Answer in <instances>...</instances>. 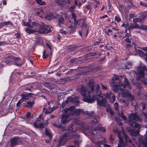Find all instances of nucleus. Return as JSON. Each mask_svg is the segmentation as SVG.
<instances>
[{
    "mask_svg": "<svg viewBox=\"0 0 147 147\" xmlns=\"http://www.w3.org/2000/svg\"><path fill=\"white\" fill-rule=\"evenodd\" d=\"M88 86L89 87L90 92L88 90L87 87L81 86L78 89V90L82 95L83 96V100L86 102H92L96 99L97 104L101 106L105 107L106 105L107 100L102 98L99 100L97 98V96L101 97V94L100 91V87L99 84L95 85L96 89L94 90V82L93 80H90L88 83Z\"/></svg>",
    "mask_w": 147,
    "mask_h": 147,
    "instance_id": "obj_1",
    "label": "nucleus"
},
{
    "mask_svg": "<svg viewBox=\"0 0 147 147\" xmlns=\"http://www.w3.org/2000/svg\"><path fill=\"white\" fill-rule=\"evenodd\" d=\"M77 130V129L76 128V126L73 123H71L67 128V130L66 131L60 139V141L66 142L67 139L71 138L76 139V140L74 141L75 145L76 147L72 145L69 146L68 147H78L79 144L81 142V141L79 140L80 136L78 134H75ZM86 147H93L92 145L90 146L88 145Z\"/></svg>",
    "mask_w": 147,
    "mask_h": 147,
    "instance_id": "obj_2",
    "label": "nucleus"
},
{
    "mask_svg": "<svg viewBox=\"0 0 147 147\" xmlns=\"http://www.w3.org/2000/svg\"><path fill=\"white\" fill-rule=\"evenodd\" d=\"M146 128L145 136H141L138 138V142L137 140L135 138L133 139H129L128 136L126 134H123V137L125 140V144L126 146L129 145V144H132L131 146L129 147H147V125L145 127Z\"/></svg>",
    "mask_w": 147,
    "mask_h": 147,
    "instance_id": "obj_3",
    "label": "nucleus"
},
{
    "mask_svg": "<svg viewBox=\"0 0 147 147\" xmlns=\"http://www.w3.org/2000/svg\"><path fill=\"white\" fill-rule=\"evenodd\" d=\"M129 125L132 127L137 129V130L132 129L130 130V135L133 136H137L139 135V130L141 128L140 124L135 122V121L138 122L142 121L139 116L136 113H131L128 116Z\"/></svg>",
    "mask_w": 147,
    "mask_h": 147,
    "instance_id": "obj_4",
    "label": "nucleus"
},
{
    "mask_svg": "<svg viewBox=\"0 0 147 147\" xmlns=\"http://www.w3.org/2000/svg\"><path fill=\"white\" fill-rule=\"evenodd\" d=\"M35 29H31L28 28L25 30L26 32L29 34H32L35 32H38L41 33H47L51 32L49 26H42L37 22Z\"/></svg>",
    "mask_w": 147,
    "mask_h": 147,
    "instance_id": "obj_5",
    "label": "nucleus"
},
{
    "mask_svg": "<svg viewBox=\"0 0 147 147\" xmlns=\"http://www.w3.org/2000/svg\"><path fill=\"white\" fill-rule=\"evenodd\" d=\"M72 107H69L67 109H65L63 110V113L61 116V122L63 124L67 123L71 119V115L69 110L73 109Z\"/></svg>",
    "mask_w": 147,
    "mask_h": 147,
    "instance_id": "obj_6",
    "label": "nucleus"
},
{
    "mask_svg": "<svg viewBox=\"0 0 147 147\" xmlns=\"http://www.w3.org/2000/svg\"><path fill=\"white\" fill-rule=\"evenodd\" d=\"M144 70L147 71L146 67L143 64L140 63L139 66L137 67V71L139 75V76L136 78L137 80H139L144 78L145 75Z\"/></svg>",
    "mask_w": 147,
    "mask_h": 147,
    "instance_id": "obj_7",
    "label": "nucleus"
},
{
    "mask_svg": "<svg viewBox=\"0 0 147 147\" xmlns=\"http://www.w3.org/2000/svg\"><path fill=\"white\" fill-rule=\"evenodd\" d=\"M111 82V83L113 84V91L116 93H117V92L119 91V86H116L115 84L118 85L119 83L121 82L119 80V76L117 75L114 76L113 78L112 79Z\"/></svg>",
    "mask_w": 147,
    "mask_h": 147,
    "instance_id": "obj_8",
    "label": "nucleus"
},
{
    "mask_svg": "<svg viewBox=\"0 0 147 147\" xmlns=\"http://www.w3.org/2000/svg\"><path fill=\"white\" fill-rule=\"evenodd\" d=\"M115 85H116V84ZM116 86H119V88H120V86L124 88L127 87L129 89H131L132 88L129 84L128 80L126 78H124L123 83L121 81V82H119L118 84H117Z\"/></svg>",
    "mask_w": 147,
    "mask_h": 147,
    "instance_id": "obj_9",
    "label": "nucleus"
},
{
    "mask_svg": "<svg viewBox=\"0 0 147 147\" xmlns=\"http://www.w3.org/2000/svg\"><path fill=\"white\" fill-rule=\"evenodd\" d=\"M119 90L117 92H119V91L121 92V95L122 96L124 97H128L130 98L131 100H133L134 99V96H132L130 94V92L128 90L125 91L124 92L123 89L121 88H119Z\"/></svg>",
    "mask_w": 147,
    "mask_h": 147,
    "instance_id": "obj_10",
    "label": "nucleus"
},
{
    "mask_svg": "<svg viewBox=\"0 0 147 147\" xmlns=\"http://www.w3.org/2000/svg\"><path fill=\"white\" fill-rule=\"evenodd\" d=\"M70 107L73 108V109H71V110H69L71 116L74 115H75L76 116H78L81 113H83L84 110L83 109H78L74 111L75 107L74 106H71Z\"/></svg>",
    "mask_w": 147,
    "mask_h": 147,
    "instance_id": "obj_11",
    "label": "nucleus"
},
{
    "mask_svg": "<svg viewBox=\"0 0 147 147\" xmlns=\"http://www.w3.org/2000/svg\"><path fill=\"white\" fill-rule=\"evenodd\" d=\"M22 25L24 26L28 27L27 28H28L31 29H35L36 25L37 24V22H32L31 24L29 22H25L24 20L22 21Z\"/></svg>",
    "mask_w": 147,
    "mask_h": 147,
    "instance_id": "obj_12",
    "label": "nucleus"
},
{
    "mask_svg": "<svg viewBox=\"0 0 147 147\" xmlns=\"http://www.w3.org/2000/svg\"><path fill=\"white\" fill-rule=\"evenodd\" d=\"M105 98L110 100L111 102L113 103L115 100V97L113 94L110 92L109 93H107L104 94Z\"/></svg>",
    "mask_w": 147,
    "mask_h": 147,
    "instance_id": "obj_13",
    "label": "nucleus"
},
{
    "mask_svg": "<svg viewBox=\"0 0 147 147\" xmlns=\"http://www.w3.org/2000/svg\"><path fill=\"white\" fill-rule=\"evenodd\" d=\"M33 94L32 93H24L21 95V99L23 101H25L28 100L30 97L33 96Z\"/></svg>",
    "mask_w": 147,
    "mask_h": 147,
    "instance_id": "obj_14",
    "label": "nucleus"
},
{
    "mask_svg": "<svg viewBox=\"0 0 147 147\" xmlns=\"http://www.w3.org/2000/svg\"><path fill=\"white\" fill-rule=\"evenodd\" d=\"M12 60L14 61L15 64L18 66L22 65L23 63L22 60L20 58L15 57Z\"/></svg>",
    "mask_w": 147,
    "mask_h": 147,
    "instance_id": "obj_15",
    "label": "nucleus"
},
{
    "mask_svg": "<svg viewBox=\"0 0 147 147\" xmlns=\"http://www.w3.org/2000/svg\"><path fill=\"white\" fill-rule=\"evenodd\" d=\"M10 142H11L10 147H13L18 145L19 142V139L17 138H14L11 140Z\"/></svg>",
    "mask_w": 147,
    "mask_h": 147,
    "instance_id": "obj_16",
    "label": "nucleus"
},
{
    "mask_svg": "<svg viewBox=\"0 0 147 147\" xmlns=\"http://www.w3.org/2000/svg\"><path fill=\"white\" fill-rule=\"evenodd\" d=\"M64 18L62 15H60L58 21V26L61 27L64 24Z\"/></svg>",
    "mask_w": 147,
    "mask_h": 147,
    "instance_id": "obj_17",
    "label": "nucleus"
},
{
    "mask_svg": "<svg viewBox=\"0 0 147 147\" xmlns=\"http://www.w3.org/2000/svg\"><path fill=\"white\" fill-rule=\"evenodd\" d=\"M137 28L140 29V26L136 24H131L128 27V29L129 32L130 30H132L133 28Z\"/></svg>",
    "mask_w": 147,
    "mask_h": 147,
    "instance_id": "obj_18",
    "label": "nucleus"
},
{
    "mask_svg": "<svg viewBox=\"0 0 147 147\" xmlns=\"http://www.w3.org/2000/svg\"><path fill=\"white\" fill-rule=\"evenodd\" d=\"M118 138L119 140V142L118 144V146L116 147H124V144L123 139L119 134H118Z\"/></svg>",
    "mask_w": 147,
    "mask_h": 147,
    "instance_id": "obj_19",
    "label": "nucleus"
},
{
    "mask_svg": "<svg viewBox=\"0 0 147 147\" xmlns=\"http://www.w3.org/2000/svg\"><path fill=\"white\" fill-rule=\"evenodd\" d=\"M50 51L49 52L47 50H44L43 52V59H46L49 56L50 53V54H51L50 53Z\"/></svg>",
    "mask_w": 147,
    "mask_h": 147,
    "instance_id": "obj_20",
    "label": "nucleus"
},
{
    "mask_svg": "<svg viewBox=\"0 0 147 147\" xmlns=\"http://www.w3.org/2000/svg\"><path fill=\"white\" fill-rule=\"evenodd\" d=\"M43 85L45 87L50 89H53V87L51 83L48 82H45L44 83Z\"/></svg>",
    "mask_w": 147,
    "mask_h": 147,
    "instance_id": "obj_21",
    "label": "nucleus"
},
{
    "mask_svg": "<svg viewBox=\"0 0 147 147\" xmlns=\"http://www.w3.org/2000/svg\"><path fill=\"white\" fill-rule=\"evenodd\" d=\"M34 103V100H33L32 102L30 101H28L26 104L25 105V106L29 108H31L32 107Z\"/></svg>",
    "mask_w": 147,
    "mask_h": 147,
    "instance_id": "obj_22",
    "label": "nucleus"
},
{
    "mask_svg": "<svg viewBox=\"0 0 147 147\" xmlns=\"http://www.w3.org/2000/svg\"><path fill=\"white\" fill-rule=\"evenodd\" d=\"M79 25L82 28L86 27V24L85 21L84 20H81L80 22Z\"/></svg>",
    "mask_w": 147,
    "mask_h": 147,
    "instance_id": "obj_23",
    "label": "nucleus"
},
{
    "mask_svg": "<svg viewBox=\"0 0 147 147\" xmlns=\"http://www.w3.org/2000/svg\"><path fill=\"white\" fill-rule=\"evenodd\" d=\"M93 130L95 131H96V130H99L100 131H102L104 132H105L106 131L105 128L104 127H97L96 128L94 129Z\"/></svg>",
    "mask_w": 147,
    "mask_h": 147,
    "instance_id": "obj_24",
    "label": "nucleus"
},
{
    "mask_svg": "<svg viewBox=\"0 0 147 147\" xmlns=\"http://www.w3.org/2000/svg\"><path fill=\"white\" fill-rule=\"evenodd\" d=\"M2 23H3V26H5L8 25H11L12 27H13V24L10 21L5 22Z\"/></svg>",
    "mask_w": 147,
    "mask_h": 147,
    "instance_id": "obj_25",
    "label": "nucleus"
},
{
    "mask_svg": "<svg viewBox=\"0 0 147 147\" xmlns=\"http://www.w3.org/2000/svg\"><path fill=\"white\" fill-rule=\"evenodd\" d=\"M135 51L137 53H139L138 55H139L140 57H141L142 56H144V53L142 50L138 49H137L136 48H135Z\"/></svg>",
    "mask_w": 147,
    "mask_h": 147,
    "instance_id": "obj_26",
    "label": "nucleus"
},
{
    "mask_svg": "<svg viewBox=\"0 0 147 147\" xmlns=\"http://www.w3.org/2000/svg\"><path fill=\"white\" fill-rule=\"evenodd\" d=\"M49 124V122L47 121H46L45 123H41L40 124V128H42L46 127Z\"/></svg>",
    "mask_w": 147,
    "mask_h": 147,
    "instance_id": "obj_27",
    "label": "nucleus"
},
{
    "mask_svg": "<svg viewBox=\"0 0 147 147\" xmlns=\"http://www.w3.org/2000/svg\"><path fill=\"white\" fill-rule=\"evenodd\" d=\"M106 111L110 114L111 116H113L114 115V113L113 111L111 110L110 106H109L108 108H106Z\"/></svg>",
    "mask_w": 147,
    "mask_h": 147,
    "instance_id": "obj_28",
    "label": "nucleus"
},
{
    "mask_svg": "<svg viewBox=\"0 0 147 147\" xmlns=\"http://www.w3.org/2000/svg\"><path fill=\"white\" fill-rule=\"evenodd\" d=\"M45 133L46 135L50 139H51L52 138V135L47 128L45 129Z\"/></svg>",
    "mask_w": 147,
    "mask_h": 147,
    "instance_id": "obj_29",
    "label": "nucleus"
},
{
    "mask_svg": "<svg viewBox=\"0 0 147 147\" xmlns=\"http://www.w3.org/2000/svg\"><path fill=\"white\" fill-rule=\"evenodd\" d=\"M68 31L70 34L73 33L75 31V29L71 26H69L68 28Z\"/></svg>",
    "mask_w": 147,
    "mask_h": 147,
    "instance_id": "obj_30",
    "label": "nucleus"
},
{
    "mask_svg": "<svg viewBox=\"0 0 147 147\" xmlns=\"http://www.w3.org/2000/svg\"><path fill=\"white\" fill-rule=\"evenodd\" d=\"M94 111H91L90 112H89L88 111H83V113L85 114L87 116H91L94 114Z\"/></svg>",
    "mask_w": 147,
    "mask_h": 147,
    "instance_id": "obj_31",
    "label": "nucleus"
},
{
    "mask_svg": "<svg viewBox=\"0 0 147 147\" xmlns=\"http://www.w3.org/2000/svg\"><path fill=\"white\" fill-rule=\"evenodd\" d=\"M53 16V15L51 13H50L45 16V18L46 19L49 20L51 19Z\"/></svg>",
    "mask_w": 147,
    "mask_h": 147,
    "instance_id": "obj_32",
    "label": "nucleus"
},
{
    "mask_svg": "<svg viewBox=\"0 0 147 147\" xmlns=\"http://www.w3.org/2000/svg\"><path fill=\"white\" fill-rule=\"evenodd\" d=\"M70 17L71 19H73V20H76V18L77 17V16L74 13H72L70 16Z\"/></svg>",
    "mask_w": 147,
    "mask_h": 147,
    "instance_id": "obj_33",
    "label": "nucleus"
},
{
    "mask_svg": "<svg viewBox=\"0 0 147 147\" xmlns=\"http://www.w3.org/2000/svg\"><path fill=\"white\" fill-rule=\"evenodd\" d=\"M53 110L52 109L51 107H49V108L46 110L45 111V113L46 114L50 113L52 112Z\"/></svg>",
    "mask_w": 147,
    "mask_h": 147,
    "instance_id": "obj_34",
    "label": "nucleus"
},
{
    "mask_svg": "<svg viewBox=\"0 0 147 147\" xmlns=\"http://www.w3.org/2000/svg\"><path fill=\"white\" fill-rule=\"evenodd\" d=\"M53 125L54 127L59 128L60 129H63V128H61L62 126V125L61 124H58L56 123H53Z\"/></svg>",
    "mask_w": 147,
    "mask_h": 147,
    "instance_id": "obj_35",
    "label": "nucleus"
},
{
    "mask_svg": "<svg viewBox=\"0 0 147 147\" xmlns=\"http://www.w3.org/2000/svg\"><path fill=\"white\" fill-rule=\"evenodd\" d=\"M56 3L58 4L59 5L63 6L64 5L63 3L62 2V1H59V0H57L56 1Z\"/></svg>",
    "mask_w": 147,
    "mask_h": 147,
    "instance_id": "obj_36",
    "label": "nucleus"
},
{
    "mask_svg": "<svg viewBox=\"0 0 147 147\" xmlns=\"http://www.w3.org/2000/svg\"><path fill=\"white\" fill-rule=\"evenodd\" d=\"M37 3L40 5H43L45 4V2L41 0H35Z\"/></svg>",
    "mask_w": 147,
    "mask_h": 147,
    "instance_id": "obj_37",
    "label": "nucleus"
},
{
    "mask_svg": "<svg viewBox=\"0 0 147 147\" xmlns=\"http://www.w3.org/2000/svg\"><path fill=\"white\" fill-rule=\"evenodd\" d=\"M4 110V108L2 107L1 104H0V117L3 115V112Z\"/></svg>",
    "mask_w": 147,
    "mask_h": 147,
    "instance_id": "obj_38",
    "label": "nucleus"
},
{
    "mask_svg": "<svg viewBox=\"0 0 147 147\" xmlns=\"http://www.w3.org/2000/svg\"><path fill=\"white\" fill-rule=\"evenodd\" d=\"M131 62H128L125 65V68L128 69L131 67Z\"/></svg>",
    "mask_w": 147,
    "mask_h": 147,
    "instance_id": "obj_39",
    "label": "nucleus"
},
{
    "mask_svg": "<svg viewBox=\"0 0 147 147\" xmlns=\"http://www.w3.org/2000/svg\"><path fill=\"white\" fill-rule=\"evenodd\" d=\"M115 20L118 22H120L121 21V19L119 16H116L115 17Z\"/></svg>",
    "mask_w": 147,
    "mask_h": 147,
    "instance_id": "obj_40",
    "label": "nucleus"
},
{
    "mask_svg": "<svg viewBox=\"0 0 147 147\" xmlns=\"http://www.w3.org/2000/svg\"><path fill=\"white\" fill-rule=\"evenodd\" d=\"M140 29L145 30L147 31V26L145 25H142L140 26Z\"/></svg>",
    "mask_w": 147,
    "mask_h": 147,
    "instance_id": "obj_41",
    "label": "nucleus"
},
{
    "mask_svg": "<svg viewBox=\"0 0 147 147\" xmlns=\"http://www.w3.org/2000/svg\"><path fill=\"white\" fill-rule=\"evenodd\" d=\"M46 45L47 46V47L49 48V49H50V53L51 54L52 53V46L50 45L48 43L46 44Z\"/></svg>",
    "mask_w": 147,
    "mask_h": 147,
    "instance_id": "obj_42",
    "label": "nucleus"
},
{
    "mask_svg": "<svg viewBox=\"0 0 147 147\" xmlns=\"http://www.w3.org/2000/svg\"><path fill=\"white\" fill-rule=\"evenodd\" d=\"M7 44V42L5 41L0 42V46L5 45Z\"/></svg>",
    "mask_w": 147,
    "mask_h": 147,
    "instance_id": "obj_43",
    "label": "nucleus"
},
{
    "mask_svg": "<svg viewBox=\"0 0 147 147\" xmlns=\"http://www.w3.org/2000/svg\"><path fill=\"white\" fill-rule=\"evenodd\" d=\"M118 105L117 102H115L114 104V108L115 110L117 111H118Z\"/></svg>",
    "mask_w": 147,
    "mask_h": 147,
    "instance_id": "obj_44",
    "label": "nucleus"
},
{
    "mask_svg": "<svg viewBox=\"0 0 147 147\" xmlns=\"http://www.w3.org/2000/svg\"><path fill=\"white\" fill-rule=\"evenodd\" d=\"M129 33L130 32H129V33H126L125 36H123L122 38L124 39L125 38H129L130 36Z\"/></svg>",
    "mask_w": 147,
    "mask_h": 147,
    "instance_id": "obj_45",
    "label": "nucleus"
},
{
    "mask_svg": "<svg viewBox=\"0 0 147 147\" xmlns=\"http://www.w3.org/2000/svg\"><path fill=\"white\" fill-rule=\"evenodd\" d=\"M124 40L125 42H128L129 43H131V39L129 38H127L125 39Z\"/></svg>",
    "mask_w": 147,
    "mask_h": 147,
    "instance_id": "obj_46",
    "label": "nucleus"
},
{
    "mask_svg": "<svg viewBox=\"0 0 147 147\" xmlns=\"http://www.w3.org/2000/svg\"><path fill=\"white\" fill-rule=\"evenodd\" d=\"M74 26L76 28L77 25H78V21L76 20H74Z\"/></svg>",
    "mask_w": 147,
    "mask_h": 147,
    "instance_id": "obj_47",
    "label": "nucleus"
},
{
    "mask_svg": "<svg viewBox=\"0 0 147 147\" xmlns=\"http://www.w3.org/2000/svg\"><path fill=\"white\" fill-rule=\"evenodd\" d=\"M5 62L6 64L9 65H11L13 64V61L11 60H7Z\"/></svg>",
    "mask_w": 147,
    "mask_h": 147,
    "instance_id": "obj_48",
    "label": "nucleus"
},
{
    "mask_svg": "<svg viewBox=\"0 0 147 147\" xmlns=\"http://www.w3.org/2000/svg\"><path fill=\"white\" fill-rule=\"evenodd\" d=\"M98 122V121L96 118L95 117L93 118V120L92 121V123L93 124H95L96 123H97Z\"/></svg>",
    "mask_w": 147,
    "mask_h": 147,
    "instance_id": "obj_49",
    "label": "nucleus"
},
{
    "mask_svg": "<svg viewBox=\"0 0 147 147\" xmlns=\"http://www.w3.org/2000/svg\"><path fill=\"white\" fill-rule=\"evenodd\" d=\"M15 36H16L15 38H18L20 37V34L19 32H18L17 34H16L14 35Z\"/></svg>",
    "mask_w": 147,
    "mask_h": 147,
    "instance_id": "obj_50",
    "label": "nucleus"
},
{
    "mask_svg": "<svg viewBox=\"0 0 147 147\" xmlns=\"http://www.w3.org/2000/svg\"><path fill=\"white\" fill-rule=\"evenodd\" d=\"M34 126L36 128H40V125L37 123L36 122H34Z\"/></svg>",
    "mask_w": 147,
    "mask_h": 147,
    "instance_id": "obj_51",
    "label": "nucleus"
},
{
    "mask_svg": "<svg viewBox=\"0 0 147 147\" xmlns=\"http://www.w3.org/2000/svg\"><path fill=\"white\" fill-rule=\"evenodd\" d=\"M112 32V31L110 30H109V29H108L107 31H106L105 32V33H106V34L108 35H110V34H109V33H111V32Z\"/></svg>",
    "mask_w": 147,
    "mask_h": 147,
    "instance_id": "obj_52",
    "label": "nucleus"
},
{
    "mask_svg": "<svg viewBox=\"0 0 147 147\" xmlns=\"http://www.w3.org/2000/svg\"><path fill=\"white\" fill-rule=\"evenodd\" d=\"M109 140L110 143L111 144H113V138L111 135H110V136L109 137Z\"/></svg>",
    "mask_w": 147,
    "mask_h": 147,
    "instance_id": "obj_53",
    "label": "nucleus"
},
{
    "mask_svg": "<svg viewBox=\"0 0 147 147\" xmlns=\"http://www.w3.org/2000/svg\"><path fill=\"white\" fill-rule=\"evenodd\" d=\"M22 102H23V101L21 99L20 100H19L18 102H17V105L18 106L20 105L21 104Z\"/></svg>",
    "mask_w": 147,
    "mask_h": 147,
    "instance_id": "obj_54",
    "label": "nucleus"
},
{
    "mask_svg": "<svg viewBox=\"0 0 147 147\" xmlns=\"http://www.w3.org/2000/svg\"><path fill=\"white\" fill-rule=\"evenodd\" d=\"M135 15L134 14H129V16L131 18H133L135 17Z\"/></svg>",
    "mask_w": 147,
    "mask_h": 147,
    "instance_id": "obj_55",
    "label": "nucleus"
},
{
    "mask_svg": "<svg viewBox=\"0 0 147 147\" xmlns=\"http://www.w3.org/2000/svg\"><path fill=\"white\" fill-rule=\"evenodd\" d=\"M31 113L30 112H28L26 115V117L27 118H29L30 116Z\"/></svg>",
    "mask_w": 147,
    "mask_h": 147,
    "instance_id": "obj_56",
    "label": "nucleus"
},
{
    "mask_svg": "<svg viewBox=\"0 0 147 147\" xmlns=\"http://www.w3.org/2000/svg\"><path fill=\"white\" fill-rule=\"evenodd\" d=\"M129 26H128L127 24H123L122 25V26L123 27H124L125 28H126Z\"/></svg>",
    "mask_w": 147,
    "mask_h": 147,
    "instance_id": "obj_57",
    "label": "nucleus"
},
{
    "mask_svg": "<svg viewBox=\"0 0 147 147\" xmlns=\"http://www.w3.org/2000/svg\"><path fill=\"white\" fill-rule=\"evenodd\" d=\"M138 18H134L133 20V22L134 23H135V22L136 23L137 21H138Z\"/></svg>",
    "mask_w": 147,
    "mask_h": 147,
    "instance_id": "obj_58",
    "label": "nucleus"
},
{
    "mask_svg": "<svg viewBox=\"0 0 147 147\" xmlns=\"http://www.w3.org/2000/svg\"><path fill=\"white\" fill-rule=\"evenodd\" d=\"M101 85L102 86V88L103 89H107V88L105 86H104L102 84H101Z\"/></svg>",
    "mask_w": 147,
    "mask_h": 147,
    "instance_id": "obj_59",
    "label": "nucleus"
},
{
    "mask_svg": "<svg viewBox=\"0 0 147 147\" xmlns=\"http://www.w3.org/2000/svg\"><path fill=\"white\" fill-rule=\"evenodd\" d=\"M90 5H88L86 6V8L88 10L90 9Z\"/></svg>",
    "mask_w": 147,
    "mask_h": 147,
    "instance_id": "obj_60",
    "label": "nucleus"
},
{
    "mask_svg": "<svg viewBox=\"0 0 147 147\" xmlns=\"http://www.w3.org/2000/svg\"><path fill=\"white\" fill-rule=\"evenodd\" d=\"M61 33L63 34H66L67 33V32L66 31L62 30H61Z\"/></svg>",
    "mask_w": 147,
    "mask_h": 147,
    "instance_id": "obj_61",
    "label": "nucleus"
},
{
    "mask_svg": "<svg viewBox=\"0 0 147 147\" xmlns=\"http://www.w3.org/2000/svg\"><path fill=\"white\" fill-rule=\"evenodd\" d=\"M63 3L64 5L66 3L69 1V0H61Z\"/></svg>",
    "mask_w": 147,
    "mask_h": 147,
    "instance_id": "obj_62",
    "label": "nucleus"
},
{
    "mask_svg": "<svg viewBox=\"0 0 147 147\" xmlns=\"http://www.w3.org/2000/svg\"><path fill=\"white\" fill-rule=\"evenodd\" d=\"M108 8L109 9H110L111 7V5L110 3V1L109 0L108 1Z\"/></svg>",
    "mask_w": 147,
    "mask_h": 147,
    "instance_id": "obj_63",
    "label": "nucleus"
},
{
    "mask_svg": "<svg viewBox=\"0 0 147 147\" xmlns=\"http://www.w3.org/2000/svg\"><path fill=\"white\" fill-rule=\"evenodd\" d=\"M147 81L146 79H143L142 80V83L144 84V83H146V81Z\"/></svg>",
    "mask_w": 147,
    "mask_h": 147,
    "instance_id": "obj_64",
    "label": "nucleus"
}]
</instances>
